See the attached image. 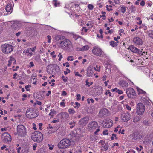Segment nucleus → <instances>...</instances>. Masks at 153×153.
<instances>
[{"mask_svg":"<svg viewBox=\"0 0 153 153\" xmlns=\"http://www.w3.org/2000/svg\"><path fill=\"white\" fill-rule=\"evenodd\" d=\"M132 138L133 139L136 140L140 138V137L139 136L138 134L137 133H135L133 134L132 135Z\"/></svg>","mask_w":153,"mask_h":153,"instance_id":"7c9ffc66","label":"nucleus"},{"mask_svg":"<svg viewBox=\"0 0 153 153\" xmlns=\"http://www.w3.org/2000/svg\"><path fill=\"white\" fill-rule=\"evenodd\" d=\"M64 152L63 150L62 149H60L57 151L56 152V153H64Z\"/></svg>","mask_w":153,"mask_h":153,"instance_id":"774afa93","label":"nucleus"},{"mask_svg":"<svg viewBox=\"0 0 153 153\" xmlns=\"http://www.w3.org/2000/svg\"><path fill=\"white\" fill-rule=\"evenodd\" d=\"M29 149L26 147L24 146L22 148L21 153H28L29 152Z\"/></svg>","mask_w":153,"mask_h":153,"instance_id":"bb28decb","label":"nucleus"},{"mask_svg":"<svg viewBox=\"0 0 153 153\" xmlns=\"http://www.w3.org/2000/svg\"><path fill=\"white\" fill-rule=\"evenodd\" d=\"M13 2L8 3L6 7L5 10L7 12H12L13 10Z\"/></svg>","mask_w":153,"mask_h":153,"instance_id":"a211bd4d","label":"nucleus"},{"mask_svg":"<svg viewBox=\"0 0 153 153\" xmlns=\"http://www.w3.org/2000/svg\"><path fill=\"white\" fill-rule=\"evenodd\" d=\"M34 66V64L33 62H30L29 65H28V66L30 68H31L32 67H33Z\"/></svg>","mask_w":153,"mask_h":153,"instance_id":"052dcab7","label":"nucleus"},{"mask_svg":"<svg viewBox=\"0 0 153 153\" xmlns=\"http://www.w3.org/2000/svg\"><path fill=\"white\" fill-rule=\"evenodd\" d=\"M47 72L50 74H52V69L51 70V69H50L49 67H48L47 69Z\"/></svg>","mask_w":153,"mask_h":153,"instance_id":"37998d69","label":"nucleus"},{"mask_svg":"<svg viewBox=\"0 0 153 153\" xmlns=\"http://www.w3.org/2000/svg\"><path fill=\"white\" fill-rule=\"evenodd\" d=\"M52 3L55 7L59 6L60 3L56 0H54Z\"/></svg>","mask_w":153,"mask_h":153,"instance_id":"473e14b6","label":"nucleus"},{"mask_svg":"<svg viewBox=\"0 0 153 153\" xmlns=\"http://www.w3.org/2000/svg\"><path fill=\"white\" fill-rule=\"evenodd\" d=\"M113 125L112 120L110 119L105 120L102 123V126L104 128H108L111 127Z\"/></svg>","mask_w":153,"mask_h":153,"instance_id":"1a4fd4ad","label":"nucleus"},{"mask_svg":"<svg viewBox=\"0 0 153 153\" xmlns=\"http://www.w3.org/2000/svg\"><path fill=\"white\" fill-rule=\"evenodd\" d=\"M58 115H60L62 116V118H65L66 119H67L69 117L68 114L66 112H61L58 114Z\"/></svg>","mask_w":153,"mask_h":153,"instance_id":"393cba45","label":"nucleus"},{"mask_svg":"<svg viewBox=\"0 0 153 153\" xmlns=\"http://www.w3.org/2000/svg\"><path fill=\"white\" fill-rule=\"evenodd\" d=\"M68 111L70 114H73L75 112V111L74 110L71 108L69 109L68 110Z\"/></svg>","mask_w":153,"mask_h":153,"instance_id":"603ef678","label":"nucleus"},{"mask_svg":"<svg viewBox=\"0 0 153 153\" xmlns=\"http://www.w3.org/2000/svg\"><path fill=\"white\" fill-rule=\"evenodd\" d=\"M59 47L69 52L71 51L74 48L73 43L69 40L64 39L60 42Z\"/></svg>","mask_w":153,"mask_h":153,"instance_id":"f257e3e1","label":"nucleus"},{"mask_svg":"<svg viewBox=\"0 0 153 153\" xmlns=\"http://www.w3.org/2000/svg\"><path fill=\"white\" fill-rule=\"evenodd\" d=\"M98 124L95 121L89 123L87 126L88 129L91 131H94L97 127Z\"/></svg>","mask_w":153,"mask_h":153,"instance_id":"ddd939ff","label":"nucleus"},{"mask_svg":"<svg viewBox=\"0 0 153 153\" xmlns=\"http://www.w3.org/2000/svg\"><path fill=\"white\" fill-rule=\"evenodd\" d=\"M142 100L144 103L147 105H149L150 100L149 99L148 97H146V98L144 97H142L141 98Z\"/></svg>","mask_w":153,"mask_h":153,"instance_id":"b1692460","label":"nucleus"},{"mask_svg":"<svg viewBox=\"0 0 153 153\" xmlns=\"http://www.w3.org/2000/svg\"><path fill=\"white\" fill-rule=\"evenodd\" d=\"M27 51H28V56L30 57L33 55V53H32V52L31 50V49H30V48H28Z\"/></svg>","mask_w":153,"mask_h":153,"instance_id":"72a5a7b5","label":"nucleus"},{"mask_svg":"<svg viewBox=\"0 0 153 153\" xmlns=\"http://www.w3.org/2000/svg\"><path fill=\"white\" fill-rule=\"evenodd\" d=\"M48 146L49 147V149L50 150H52L53 149V148L54 147V145H50L49 144L48 145Z\"/></svg>","mask_w":153,"mask_h":153,"instance_id":"0e129e2a","label":"nucleus"},{"mask_svg":"<svg viewBox=\"0 0 153 153\" xmlns=\"http://www.w3.org/2000/svg\"><path fill=\"white\" fill-rule=\"evenodd\" d=\"M148 35L150 37L153 38V31L150 30L148 31Z\"/></svg>","mask_w":153,"mask_h":153,"instance_id":"f704fd0d","label":"nucleus"},{"mask_svg":"<svg viewBox=\"0 0 153 153\" xmlns=\"http://www.w3.org/2000/svg\"><path fill=\"white\" fill-rule=\"evenodd\" d=\"M133 41L134 44L136 45H140L143 43L142 39L138 37H134Z\"/></svg>","mask_w":153,"mask_h":153,"instance_id":"4468645a","label":"nucleus"},{"mask_svg":"<svg viewBox=\"0 0 153 153\" xmlns=\"http://www.w3.org/2000/svg\"><path fill=\"white\" fill-rule=\"evenodd\" d=\"M1 139L5 143H10L11 140V137L10 134L7 132L4 133L2 135Z\"/></svg>","mask_w":153,"mask_h":153,"instance_id":"9d476101","label":"nucleus"},{"mask_svg":"<svg viewBox=\"0 0 153 153\" xmlns=\"http://www.w3.org/2000/svg\"><path fill=\"white\" fill-rule=\"evenodd\" d=\"M105 94L106 95H108L109 96H111L112 95L111 93L110 92L109 90H107L106 91Z\"/></svg>","mask_w":153,"mask_h":153,"instance_id":"49530a36","label":"nucleus"},{"mask_svg":"<svg viewBox=\"0 0 153 153\" xmlns=\"http://www.w3.org/2000/svg\"><path fill=\"white\" fill-rule=\"evenodd\" d=\"M75 6L74 4L73 3H71L69 4H66L65 5V8H67L68 10L70 11V13H71V10H72V8L73 7Z\"/></svg>","mask_w":153,"mask_h":153,"instance_id":"4be33fe9","label":"nucleus"},{"mask_svg":"<svg viewBox=\"0 0 153 153\" xmlns=\"http://www.w3.org/2000/svg\"><path fill=\"white\" fill-rule=\"evenodd\" d=\"M70 72V70L68 68H67L65 71H64V74L65 75H67L68 73H69Z\"/></svg>","mask_w":153,"mask_h":153,"instance_id":"3c124183","label":"nucleus"},{"mask_svg":"<svg viewBox=\"0 0 153 153\" xmlns=\"http://www.w3.org/2000/svg\"><path fill=\"white\" fill-rule=\"evenodd\" d=\"M74 59V56H68L67 58V60L68 61H73Z\"/></svg>","mask_w":153,"mask_h":153,"instance_id":"e433bc0d","label":"nucleus"},{"mask_svg":"<svg viewBox=\"0 0 153 153\" xmlns=\"http://www.w3.org/2000/svg\"><path fill=\"white\" fill-rule=\"evenodd\" d=\"M118 84L120 86L122 87H127L128 85V83L123 80H120Z\"/></svg>","mask_w":153,"mask_h":153,"instance_id":"aec40b11","label":"nucleus"},{"mask_svg":"<svg viewBox=\"0 0 153 153\" xmlns=\"http://www.w3.org/2000/svg\"><path fill=\"white\" fill-rule=\"evenodd\" d=\"M121 11V12L123 13H124L125 12L126 10V7L124 6H122L121 7L120 9Z\"/></svg>","mask_w":153,"mask_h":153,"instance_id":"58836bf2","label":"nucleus"},{"mask_svg":"<svg viewBox=\"0 0 153 153\" xmlns=\"http://www.w3.org/2000/svg\"><path fill=\"white\" fill-rule=\"evenodd\" d=\"M147 7H150L152 6V2L150 1H147L146 2Z\"/></svg>","mask_w":153,"mask_h":153,"instance_id":"ea45409f","label":"nucleus"},{"mask_svg":"<svg viewBox=\"0 0 153 153\" xmlns=\"http://www.w3.org/2000/svg\"><path fill=\"white\" fill-rule=\"evenodd\" d=\"M106 7L107 9V10L108 11H110L111 10H112V6L111 5H107L106 6Z\"/></svg>","mask_w":153,"mask_h":153,"instance_id":"a19ab883","label":"nucleus"},{"mask_svg":"<svg viewBox=\"0 0 153 153\" xmlns=\"http://www.w3.org/2000/svg\"><path fill=\"white\" fill-rule=\"evenodd\" d=\"M89 47L88 45H85L82 47H79L77 46L76 47V50L77 51H86L89 49Z\"/></svg>","mask_w":153,"mask_h":153,"instance_id":"412c9836","label":"nucleus"},{"mask_svg":"<svg viewBox=\"0 0 153 153\" xmlns=\"http://www.w3.org/2000/svg\"><path fill=\"white\" fill-rule=\"evenodd\" d=\"M103 134L104 135H108V130H105L103 131Z\"/></svg>","mask_w":153,"mask_h":153,"instance_id":"338daca9","label":"nucleus"},{"mask_svg":"<svg viewBox=\"0 0 153 153\" xmlns=\"http://www.w3.org/2000/svg\"><path fill=\"white\" fill-rule=\"evenodd\" d=\"M50 111V112L49 113V115L50 117L51 118H53V116L56 114V112L54 109L51 110Z\"/></svg>","mask_w":153,"mask_h":153,"instance_id":"c85d7f7f","label":"nucleus"},{"mask_svg":"<svg viewBox=\"0 0 153 153\" xmlns=\"http://www.w3.org/2000/svg\"><path fill=\"white\" fill-rule=\"evenodd\" d=\"M70 144V140L68 139L65 138L62 139L59 143L58 147L61 149H63L68 148Z\"/></svg>","mask_w":153,"mask_h":153,"instance_id":"39448f33","label":"nucleus"},{"mask_svg":"<svg viewBox=\"0 0 153 153\" xmlns=\"http://www.w3.org/2000/svg\"><path fill=\"white\" fill-rule=\"evenodd\" d=\"M88 8L89 10H92L93 9L94 6H93V5L91 4H89L88 5Z\"/></svg>","mask_w":153,"mask_h":153,"instance_id":"bf43d9fd","label":"nucleus"},{"mask_svg":"<svg viewBox=\"0 0 153 153\" xmlns=\"http://www.w3.org/2000/svg\"><path fill=\"white\" fill-rule=\"evenodd\" d=\"M92 52L93 54L96 56H102L104 58L106 57V54L104 53L102 49L99 47H94L92 50Z\"/></svg>","mask_w":153,"mask_h":153,"instance_id":"0eeeda50","label":"nucleus"},{"mask_svg":"<svg viewBox=\"0 0 153 153\" xmlns=\"http://www.w3.org/2000/svg\"><path fill=\"white\" fill-rule=\"evenodd\" d=\"M75 124L76 123L74 121L70 123L69 124L71 126H70V128L71 129L72 128Z\"/></svg>","mask_w":153,"mask_h":153,"instance_id":"8fccbe9b","label":"nucleus"},{"mask_svg":"<svg viewBox=\"0 0 153 153\" xmlns=\"http://www.w3.org/2000/svg\"><path fill=\"white\" fill-rule=\"evenodd\" d=\"M127 96L130 98H133L136 95V93L134 90L131 88H128L126 90Z\"/></svg>","mask_w":153,"mask_h":153,"instance_id":"9b49d317","label":"nucleus"},{"mask_svg":"<svg viewBox=\"0 0 153 153\" xmlns=\"http://www.w3.org/2000/svg\"><path fill=\"white\" fill-rule=\"evenodd\" d=\"M78 23L79 25L82 26H83L86 24L85 22L83 20L81 19L79 21Z\"/></svg>","mask_w":153,"mask_h":153,"instance_id":"c9c22d12","label":"nucleus"},{"mask_svg":"<svg viewBox=\"0 0 153 153\" xmlns=\"http://www.w3.org/2000/svg\"><path fill=\"white\" fill-rule=\"evenodd\" d=\"M61 79L64 82H66L67 81V77H65L64 75H62L61 77Z\"/></svg>","mask_w":153,"mask_h":153,"instance_id":"09e8293b","label":"nucleus"},{"mask_svg":"<svg viewBox=\"0 0 153 153\" xmlns=\"http://www.w3.org/2000/svg\"><path fill=\"white\" fill-rule=\"evenodd\" d=\"M8 62L7 64V66L10 67L11 66L12 64H15L16 63V60L14 56H11L9 57V60L8 61Z\"/></svg>","mask_w":153,"mask_h":153,"instance_id":"f3484780","label":"nucleus"},{"mask_svg":"<svg viewBox=\"0 0 153 153\" xmlns=\"http://www.w3.org/2000/svg\"><path fill=\"white\" fill-rule=\"evenodd\" d=\"M11 24L12 27L14 29H17L19 25V23L17 22H12Z\"/></svg>","mask_w":153,"mask_h":153,"instance_id":"cd10ccee","label":"nucleus"},{"mask_svg":"<svg viewBox=\"0 0 153 153\" xmlns=\"http://www.w3.org/2000/svg\"><path fill=\"white\" fill-rule=\"evenodd\" d=\"M103 148H104V150L106 151L107 150L108 148V144L105 143L103 146Z\"/></svg>","mask_w":153,"mask_h":153,"instance_id":"6e6d98bb","label":"nucleus"},{"mask_svg":"<svg viewBox=\"0 0 153 153\" xmlns=\"http://www.w3.org/2000/svg\"><path fill=\"white\" fill-rule=\"evenodd\" d=\"M125 108L128 110L130 111L131 110V107L128 105L126 104L124 105Z\"/></svg>","mask_w":153,"mask_h":153,"instance_id":"de8ad7c7","label":"nucleus"},{"mask_svg":"<svg viewBox=\"0 0 153 153\" xmlns=\"http://www.w3.org/2000/svg\"><path fill=\"white\" fill-rule=\"evenodd\" d=\"M86 24V25L88 27H89V28H91L92 27V24L91 22L87 23Z\"/></svg>","mask_w":153,"mask_h":153,"instance_id":"e2e57ef3","label":"nucleus"},{"mask_svg":"<svg viewBox=\"0 0 153 153\" xmlns=\"http://www.w3.org/2000/svg\"><path fill=\"white\" fill-rule=\"evenodd\" d=\"M97 5L99 7L101 8L102 7L103 3L100 2V1H99L97 2Z\"/></svg>","mask_w":153,"mask_h":153,"instance_id":"864d4df0","label":"nucleus"},{"mask_svg":"<svg viewBox=\"0 0 153 153\" xmlns=\"http://www.w3.org/2000/svg\"><path fill=\"white\" fill-rule=\"evenodd\" d=\"M126 153H135V151L134 150L131 149L128 151Z\"/></svg>","mask_w":153,"mask_h":153,"instance_id":"69168bd1","label":"nucleus"},{"mask_svg":"<svg viewBox=\"0 0 153 153\" xmlns=\"http://www.w3.org/2000/svg\"><path fill=\"white\" fill-rule=\"evenodd\" d=\"M93 68H94V70H95L96 71L99 72L100 71V66L97 65L95 67Z\"/></svg>","mask_w":153,"mask_h":153,"instance_id":"4c0bfd02","label":"nucleus"},{"mask_svg":"<svg viewBox=\"0 0 153 153\" xmlns=\"http://www.w3.org/2000/svg\"><path fill=\"white\" fill-rule=\"evenodd\" d=\"M117 42L114 41H111L110 42V45L112 47H115L117 45Z\"/></svg>","mask_w":153,"mask_h":153,"instance_id":"2f4dec72","label":"nucleus"},{"mask_svg":"<svg viewBox=\"0 0 153 153\" xmlns=\"http://www.w3.org/2000/svg\"><path fill=\"white\" fill-rule=\"evenodd\" d=\"M58 56L59 57L58 59L59 61H60L61 59L63 58V56L61 53H59L58 55Z\"/></svg>","mask_w":153,"mask_h":153,"instance_id":"4d7b16f0","label":"nucleus"},{"mask_svg":"<svg viewBox=\"0 0 153 153\" xmlns=\"http://www.w3.org/2000/svg\"><path fill=\"white\" fill-rule=\"evenodd\" d=\"M124 131L125 130L124 129H123L121 131V129H120L119 131V134H124Z\"/></svg>","mask_w":153,"mask_h":153,"instance_id":"680f3d73","label":"nucleus"},{"mask_svg":"<svg viewBox=\"0 0 153 153\" xmlns=\"http://www.w3.org/2000/svg\"><path fill=\"white\" fill-rule=\"evenodd\" d=\"M26 116L29 119H31L37 117L38 114L36 112V110L33 108L28 109L26 112Z\"/></svg>","mask_w":153,"mask_h":153,"instance_id":"20e7f679","label":"nucleus"},{"mask_svg":"<svg viewBox=\"0 0 153 153\" xmlns=\"http://www.w3.org/2000/svg\"><path fill=\"white\" fill-rule=\"evenodd\" d=\"M140 120L139 117L137 116L134 117L133 119V121L134 122H136Z\"/></svg>","mask_w":153,"mask_h":153,"instance_id":"c03bdc74","label":"nucleus"},{"mask_svg":"<svg viewBox=\"0 0 153 153\" xmlns=\"http://www.w3.org/2000/svg\"><path fill=\"white\" fill-rule=\"evenodd\" d=\"M136 89H137L138 92V94L139 95L142 94L143 95H146V92L143 90L142 89L138 87L136 88Z\"/></svg>","mask_w":153,"mask_h":153,"instance_id":"a878e982","label":"nucleus"},{"mask_svg":"<svg viewBox=\"0 0 153 153\" xmlns=\"http://www.w3.org/2000/svg\"><path fill=\"white\" fill-rule=\"evenodd\" d=\"M108 113V110L105 108H103L101 109L99 111V114L100 116L102 115L107 114Z\"/></svg>","mask_w":153,"mask_h":153,"instance_id":"5701e85b","label":"nucleus"},{"mask_svg":"<svg viewBox=\"0 0 153 153\" xmlns=\"http://www.w3.org/2000/svg\"><path fill=\"white\" fill-rule=\"evenodd\" d=\"M120 118L122 120L126 122L130 120L131 118V115L129 113L127 112L122 114Z\"/></svg>","mask_w":153,"mask_h":153,"instance_id":"f8f14e48","label":"nucleus"},{"mask_svg":"<svg viewBox=\"0 0 153 153\" xmlns=\"http://www.w3.org/2000/svg\"><path fill=\"white\" fill-rule=\"evenodd\" d=\"M31 137L34 141L40 142L43 140V135L40 132L36 131L31 134Z\"/></svg>","mask_w":153,"mask_h":153,"instance_id":"7ed1b4c3","label":"nucleus"},{"mask_svg":"<svg viewBox=\"0 0 153 153\" xmlns=\"http://www.w3.org/2000/svg\"><path fill=\"white\" fill-rule=\"evenodd\" d=\"M13 47L11 45L5 44L2 45V51L4 54L9 53L13 51Z\"/></svg>","mask_w":153,"mask_h":153,"instance_id":"423d86ee","label":"nucleus"},{"mask_svg":"<svg viewBox=\"0 0 153 153\" xmlns=\"http://www.w3.org/2000/svg\"><path fill=\"white\" fill-rule=\"evenodd\" d=\"M94 71L93 68L91 66H89L87 69V75L88 76H92L93 75Z\"/></svg>","mask_w":153,"mask_h":153,"instance_id":"dca6fc26","label":"nucleus"},{"mask_svg":"<svg viewBox=\"0 0 153 153\" xmlns=\"http://www.w3.org/2000/svg\"><path fill=\"white\" fill-rule=\"evenodd\" d=\"M88 103L89 104L90 102L94 103V100L93 99H87V100Z\"/></svg>","mask_w":153,"mask_h":153,"instance_id":"a18cd8bd","label":"nucleus"},{"mask_svg":"<svg viewBox=\"0 0 153 153\" xmlns=\"http://www.w3.org/2000/svg\"><path fill=\"white\" fill-rule=\"evenodd\" d=\"M27 128L23 125H19L17 127V134L19 137H25L27 133Z\"/></svg>","mask_w":153,"mask_h":153,"instance_id":"f03ea898","label":"nucleus"},{"mask_svg":"<svg viewBox=\"0 0 153 153\" xmlns=\"http://www.w3.org/2000/svg\"><path fill=\"white\" fill-rule=\"evenodd\" d=\"M16 150L17 151V153H21L22 148L20 147L18 148H16Z\"/></svg>","mask_w":153,"mask_h":153,"instance_id":"5fc2aeb1","label":"nucleus"},{"mask_svg":"<svg viewBox=\"0 0 153 153\" xmlns=\"http://www.w3.org/2000/svg\"><path fill=\"white\" fill-rule=\"evenodd\" d=\"M128 49H130L133 52L136 53H138L139 51V50L137 48L132 45L129 46Z\"/></svg>","mask_w":153,"mask_h":153,"instance_id":"6ab92c4d","label":"nucleus"},{"mask_svg":"<svg viewBox=\"0 0 153 153\" xmlns=\"http://www.w3.org/2000/svg\"><path fill=\"white\" fill-rule=\"evenodd\" d=\"M145 109V107L143 103H138L137 106L136 113L139 115L143 114Z\"/></svg>","mask_w":153,"mask_h":153,"instance_id":"6e6552de","label":"nucleus"},{"mask_svg":"<svg viewBox=\"0 0 153 153\" xmlns=\"http://www.w3.org/2000/svg\"><path fill=\"white\" fill-rule=\"evenodd\" d=\"M50 55L52 56L53 58H56V56L55 54V52L53 51L50 53Z\"/></svg>","mask_w":153,"mask_h":153,"instance_id":"79ce46f5","label":"nucleus"},{"mask_svg":"<svg viewBox=\"0 0 153 153\" xmlns=\"http://www.w3.org/2000/svg\"><path fill=\"white\" fill-rule=\"evenodd\" d=\"M88 120L89 118L88 117H85L79 120L78 124L82 126H84L87 123Z\"/></svg>","mask_w":153,"mask_h":153,"instance_id":"2eb2a0df","label":"nucleus"},{"mask_svg":"<svg viewBox=\"0 0 153 153\" xmlns=\"http://www.w3.org/2000/svg\"><path fill=\"white\" fill-rule=\"evenodd\" d=\"M30 87L31 85H28L25 87V88L27 91H29L30 90Z\"/></svg>","mask_w":153,"mask_h":153,"instance_id":"13d9d810","label":"nucleus"},{"mask_svg":"<svg viewBox=\"0 0 153 153\" xmlns=\"http://www.w3.org/2000/svg\"><path fill=\"white\" fill-rule=\"evenodd\" d=\"M88 29L86 28V27H83L81 31V34L83 35L85 34H86V33L87 32L88 30Z\"/></svg>","mask_w":153,"mask_h":153,"instance_id":"c756f323","label":"nucleus"}]
</instances>
